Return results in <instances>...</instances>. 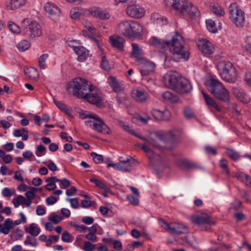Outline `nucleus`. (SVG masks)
<instances>
[{
    "label": "nucleus",
    "instance_id": "nucleus-1",
    "mask_svg": "<svg viewBox=\"0 0 251 251\" xmlns=\"http://www.w3.org/2000/svg\"><path fill=\"white\" fill-rule=\"evenodd\" d=\"M149 41L150 45L159 49H169L174 57L177 60L187 61L190 57L189 50L185 47V42L177 31H176L173 35H168L166 40L152 37Z\"/></svg>",
    "mask_w": 251,
    "mask_h": 251
},
{
    "label": "nucleus",
    "instance_id": "nucleus-2",
    "mask_svg": "<svg viewBox=\"0 0 251 251\" xmlns=\"http://www.w3.org/2000/svg\"><path fill=\"white\" fill-rule=\"evenodd\" d=\"M164 3L179 16L188 15L191 19L200 16L197 7L188 0H164Z\"/></svg>",
    "mask_w": 251,
    "mask_h": 251
},
{
    "label": "nucleus",
    "instance_id": "nucleus-3",
    "mask_svg": "<svg viewBox=\"0 0 251 251\" xmlns=\"http://www.w3.org/2000/svg\"><path fill=\"white\" fill-rule=\"evenodd\" d=\"M118 31L127 38L140 39L142 35L143 27L137 22L124 21L118 24Z\"/></svg>",
    "mask_w": 251,
    "mask_h": 251
},
{
    "label": "nucleus",
    "instance_id": "nucleus-4",
    "mask_svg": "<svg viewBox=\"0 0 251 251\" xmlns=\"http://www.w3.org/2000/svg\"><path fill=\"white\" fill-rule=\"evenodd\" d=\"M208 91L214 97L224 102L229 100V94L224 85L218 79L212 78L206 82Z\"/></svg>",
    "mask_w": 251,
    "mask_h": 251
},
{
    "label": "nucleus",
    "instance_id": "nucleus-5",
    "mask_svg": "<svg viewBox=\"0 0 251 251\" xmlns=\"http://www.w3.org/2000/svg\"><path fill=\"white\" fill-rule=\"evenodd\" d=\"M217 68L222 79L229 83H235L237 79V74L233 64L226 61L219 62Z\"/></svg>",
    "mask_w": 251,
    "mask_h": 251
},
{
    "label": "nucleus",
    "instance_id": "nucleus-6",
    "mask_svg": "<svg viewBox=\"0 0 251 251\" xmlns=\"http://www.w3.org/2000/svg\"><path fill=\"white\" fill-rule=\"evenodd\" d=\"M168 82L171 88L180 94L189 93L192 89L188 80L184 77H177L174 75L169 76Z\"/></svg>",
    "mask_w": 251,
    "mask_h": 251
},
{
    "label": "nucleus",
    "instance_id": "nucleus-7",
    "mask_svg": "<svg viewBox=\"0 0 251 251\" xmlns=\"http://www.w3.org/2000/svg\"><path fill=\"white\" fill-rule=\"evenodd\" d=\"M90 85L88 84V81L82 77H75L67 85L66 89L69 91L73 89L74 96L82 98L84 94L89 90V86Z\"/></svg>",
    "mask_w": 251,
    "mask_h": 251
},
{
    "label": "nucleus",
    "instance_id": "nucleus-8",
    "mask_svg": "<svg viewBox=\"0 0 251 251\" xmlns=\"http://www.w3.org/2000/svg\"><path fill=\"white\" fill-rule=\"evenodd\" d=\"M82 118L92 119L94 121L89 120L87 122L93 123L92 128L96 131L104 134H108L110 133V129L104 122L96 114H85L83 113L81 115Z\"/></svg>",
    "mask_w": 251,
    "mask_h": 251
},
{
    "label": "nucleus",
    "instance_id": "nucleus-9",
    "mask_svg": "<svg viewBox=\"0 0 251 251\" xmlns=\"http://www.w3.org/2000/svg\"><path fill=\"white\" fill-rule=\"evenodd\" d=\"M230 19L238 27H242L245 23L244 12L238 6L236 3H232L229 6Z\"/></svg>",
    "mask_w": 251,
    "mask_h": 251
},
{
    "label": "nucleus",
    "instance_id": "nucleus-10",
    "mask_svg": "<svg viewBox=\"0 0 251 251\" xmlns=\"http://www.w3.org/2000/svg\"><path fill=\"white\" fill-rule=\"evenodd\" d=\"M23 24L25 26L26 34L30 39H34L41 35V27L35 20L31 18H25L23 21Z\"/></svg>",
    "mask_w": 251,
    "mask_h": 251
},
{
    "label": "nucleus",
    "instance_id": "nucleus-11",
    "mask_svg": "<svg viewBox=\"0 0 251 251\" xmlns=\"http://www.w3.org/2000/svg\"><path fill=\"white\" fill-rule=\"evenodd\" d=\"M88 91L89 92H87L82 98L94 105L100 106L104 96L102 93L91 84L89 86Z\"/></svg>",
    "mask_w": 251,
    "mask_h": 251
},
{
    "label": "nucleus",
    "instance_id": "nucleus-12",
    "mask_svg": "<svg viewBox=\"0 0 251 251\" xmlns=\"http://www.w3.org/2000/svg\"><path fill=\"white\" fill-rule=\"evenodd\" d=\"M193 222L198 225L201 229L208 230L210 228V226L215 224V222L205 213L196 215L192 217Z\"/></svg>",
    "mask_w": 251,
    "mask_h": 251
},
{
    "label": "nucleus",
    "instance_id": "nucleus-13",
    "mask_svg": "<svg viewBox=\"0 0 251 251\" xmlns=\"http://www.w3.org/2000/svg\"><path fill=\"white\" fill-rule=\"evenodd\" d=\"M158 221L161 224V226L172 234H181L187 230L186 227L181 224L178 223L169 224L162 219H159Z\"/></svg>",
    "mask_w": 251,
    "mask_h": 251
},
{
    "label": "nucleus",
    "instance_id": "nucleus-14",
    "mask_svg": "<svg viewBox=\"0 0 251 251\" xmlns=\"http://www.w3.org/2000/svg\"><path fill=\"white\" fill-rule=\"evenodd\" d=\"M44 10L49 18L53 21L58 20L61 15L59 8L51 2L46 3L44 6Z\"/></svg>",
    "mask_w": 251,
    "mask_h": 251
},
{
    "label": "nucleus",
    "instance_id": "nucleus-15",
    "mask_svg": "<svg viewBox=\"0 0 251 251\" xmlns=\"http://www.w3.org/2000/svg\"><path fill=\"white\" fill-rule=\"evenodd\" d=\"M198 46L204 55L206 57H209L215 50L214 46L211 43L202 38L200 39Z\"/></svg>",
    "mask_w": 251,
    "mask_h": 251
},
{
    "label": "nucleus",
    "instance_id": "nucleus-16",
    "mask_svg": "<svg viewBox=\"0 0 251 251\" xmlns=\"http://www.w3.org/2000/svg\"><path fill=\"white\" fill-rule=\"evenodd\" d=\"M135 161V160L130 156H127L125 159L123 157L119 158V171L127 172L132 170V164Z\"/></svg>",
    "mask_w": 251,
    "mask_h": 251
},
{
    "label": "nucleus",
    "instance_id": "nucleus-17",
    "mask_svg": "<svg viewBox=\"0 0 251 251\" xmlns=\"http://www.w3.org/2000/svg\"><path fill=\"white\" fill-rule=\"evenodd\" d=\"M126 13L132 18H140L145 13V10L143 8L137 7L135 3H130L126 8Z\"/></svg>",
    "mask_w": 251,
    "mask_h": 251
},
{
    "label": "nucleus",
    "instance_id": "nucleus-18",
    "mask_svg": "<svg viewBox=\"0 0 251 251\" xmlns=\"http://www.w3.org/2000/svg\"><path fill=\"white\" fill-rule=\"evenodd\" d=\"M155 67V64L149 60H145L140 64V73L143 76L148 75L153 72Z\"/></svg>",
    "mask_w": 251,
    "mask_h": 251
},
{
    "label": "nucleus",
    "instance_id": "nucleus-19",
    "mask_svg": "<svg viewBox=\"0 0 251 251\" xmlns=\"http://www.w3.org/2000/svg\"><path fill=\"white\" fill-rule=\"evenodd\" d=\"M151 113L156 120L161 121H169L171 116L170 112L167 109L163 111L158 109H153L151 110Z\"/></svg>",
    "mask_w": 251,
    "mask_h": 251
},
{
    "label": "nucleus",
    "instance_id": "nucleus-20",
    "mask_svg": "<svg viewBox=\"0 0 251 251\" xmlns=\"http://www.w3.org/2000/svg\"><path fill=\"white\" fill-rule=\"evenodd\" d=\"M109 41L113 47L121 51L124 50L125 41L123 37L119 35H112L109 37Z\"/></svg>",
    "mask_w": 251,
    "mask_h": 251
},
{
    "label": "nucleus",
    "instance_id": "nucleus-21",
    "mask_svg": "<svg viewBox=\"0 0 251 251\" xmlns=\"http://www.w3.org/2000/svg\"><path fill=\"white\" fill-rule=\"evenodd\" d=\"M131 95L136 101L140 103L145 102L149 98L148 93L142 90L134 89L132 91Z\"/></svg>",
    "mask_w": 251,
    "mask_h": 251
},
{
    "label": "nucleus",
    "instance_id": "nucleus-22",
    "mask_svg": "<svg viewBox=\"0 0 251 251\" xmlns=\"http://www.w3.org/2000/svg\"><path fill=\"white\" fill-rule=\"evenodd\" d=\"M233 93L235 97L243 103H248L250 101V96L242 89L233 88Z\"/></svg>",
    "mask_w": 251,
    "mask_h": 251
},
{
    "label": "nucleus",
    "instance_id": "nucleus-23",
    "mask_svg": "<svg viewBox=\"0 0 251 251\" xmlns=\"http://www.w3.org/2000/svg\"><path fill=\"white\" fill-rule=\"evenodd\" d=\"M74 51L78 55L77 60L83 61L89 56V50L82 46H78L74 49Z\"/></svg>",
    "mask_w": 251,
    "mask_h": 251
},
{
    "label": "nucleus",
    "instance_id": "nucleus-24",
    "mask_svg": "<svg viewBox=\"0 0 251 251\" xmlns=\"http://www.w3.org/2000/svg\"><path fill=\"white\" fill-rule=\"evenodd\" d=\"M91 14L94 17L100 20H108L110 18V14L106 10L96 9L91 12Z\"/></svg>",
    "mask_w": 251,
    "mask_h": 251
},
{
    "label": "nucleus",
    "instance_id": "nucleus-25",
    "mask_svg": "<svg viewBox=\"0 0 251 251\" xmlns=\"http://www.w3.org/2000/svg\"><path fill=\"white\" fill-rule=\"evenodd\" d=\"M108 82L115 92L119 93L123 90V88L115 77L110 76L108 78Z\"/></svg>",
    "mask_w": 251,
    "mask_h": 251
},
{
    "label": "nucleus",
    "instance_id": "nucleus-26",
    "mask_svg": "<svg viewBox=\"0 0 251 251\" xmlns=\"http://www.w3.org/2000/svg\"><path fill=\"white\" fill-rule=\"evenodd\" d=\"M201 93L204 99V100L206 104L208 106H211L214 108L215 109L217 110V111H220L221 110L220 107L215 101V100L211 97H210L207 93H206L202 90L201 91Z\"/></svg>",
    "mask_w": 251,
    "mask_h": 251
},
{
    "label": "nucleus",
    "instance_id": "nucleus-27",
    "mask_svg": "<svg viewBox=\"0 0 251 251\" xmlns=\"http://www.w3.org/2000/svg\"><path fill=\"white\" fill-rule=\"evenodd\" d=\"M13 226L12 220L8 218L4 222L3 225L0 224V233H3L4 234H8L10 229Z\"/></svg>",
    "mask_w": 251,
    "mask_h": 251
},
{
    "label": "nucleus",
    "instance_id": "nucleus-28",
    "mask_svg": "<svg viewBox=\"0 0 251 251\" xmlns=\"http://www.w3.org/2000/svg\"><path fill=\"white\" fill-rule=\"evenodd\" d=\"M25 230L26 233L33 237L37 236L40 232V228L35 223L30 224Z\"/></svg>",
    "mask_w": 251,
    "mask_h": 251
},
{
    "label": "nucleus",
    "instance_id": "nucleus-29",
    "mask_svg": "<svg viewBox=\"0 0 251 251\" xmlns=\"http://www.w3.org/2000/svg\"><path fill=\"white\" fill-rule=\"evenodd\" d=\"M159 138L161 140L164 141L166 143L174 144L175 141V136L172 131H169L165 134L159 135Z\"/></svg>",
    "mask_w": 251,
    "mask_h": 251
},
{
    "label": "nucleus",
    "instance_id": "nucleus-30",
    "mask_svg": "<svg viewBox=\"0 0 251 251\" xmlns=\"http://www.w3.org/2000/svg\"><path fill=\"white\" fill-rule=\"evenodd\" d=\"M26 0H10L9 4L7 5L8 9L14 10L18 9L26 3Z\"/></svg>",
    "mask_w": 251,
    "mask_h": 251
},
{
    "label": "nucleus",
    "instance_id": "nucleus-31",
    "mask_svg": "<svg viewBox=\"0 0 251 251\" xmlns=\"http://www.w3.org/2000/svg\"><path fill=\"white\" fill-rule=\"evenodd\" d=\"M28 131L25 128H22L19 129H15L13 131V135L15 137H22L23 140L26 141L28 138Z\"/></svg>",
    "mask_w": 251,
    "mask_h": 251
},
{
    "label": "nucleus",
    "instance_id": "nucleus-32",
    "mask_svg": "<svg viewBox=\"0 0 251 251\" xmlns=\"http://www.w3.org/2000/svg\"><path fill=\"white\" fill-rule=\"evenodd\" d=\"M162 97L165 100L172 102H176L178 100V98L176 95L169 91H166L163 93L162 94Z\"/></svg>",
    "mask_w": 251,
    "mask_h": 251
},
{
    "label": "nucleus",
    "instance_id": "nucleus-33",
    "mask_svg": "<svg viewBox=\"0 0 251 251\" xmlns=\"http://www.w3.org/2000/svg\"><path fill=\"white\" fill-rule=\"evenodd\" d=\"M25 75L29 78L32 80L36 79L38 77V73L34 68H30L25 71Z\"/></svg>",
    "mask_w": 251,
    "mask_h": 251
},
{
    "label": "nucleus",
    "instance_id": "nucleus-34",
    "mask_svg": "<svg viewBox=\"0 0 251 251\" xmlns=\"http://www.w3.org/2000/svg\"><path fill=\"white\" fill-rule=\"evenodd\" d=\"M56 179H57V178L55 176L50 177L46 179V181L48 183L45 186L46 188L49 191L55 189L56 187L55 182H57Z\"/></svg>",
    "mask_w": 251,
    "mask_h": 251
},
{
    "label": "nucleus",
    "instance_id": "nucleus-35",
    "mask_svg": "<svg viewBox=\"0 0 251 251\" xmlns=\"http://www.w3.org/2000/svg\"><path fill=\"white\" fill-rule=\"evenodd\" d=\"M226 154L232 160L237 161L239 159L240 155L239 153L232 148H226Z\"/></svg>",
    "mask_w": 251,
    "mask_h": 251
},
{
    "label": "nucleus",
    "instance_id": "nucleus-36",
    "mask_svg": "<svg viewBox=\"0 0 251 251\" xmlns=\"http://www.w3.org/2000/svg\"><path fill=\"white\" fill-rule=\"evenodd\" d=\"M219 166L225 175L228 176L230 175V172L228 166V161L225 158H222L220 160Z\"/></svg>",
    "mask_w": 251,
    "mask_h": 251
},
{
    "label": "nucleus",
    "instance_id": "nucleus-37",
    "mask_svg": "<svg viewBox=\"0 0 251 251\" xmlns=\"http://www.w3.org/2000/svg\"><path fill=\"white\" fill-rule=\"evenodd\" d=\"M136 146L143 150L147 153V155L150 159H153L155 157V154L153 151L146 144L141 145L137 144Z\"/></svg>",
    "mask_w": 251,
    "mask_h": 251
},
{
    "label": "nucleus",
    "instance_id": "nucleus-38",
    "mask_svg": "<svg viewBox=\"0 0 251 251\" xmlns=\"http://www.w3.org/2000/svg\"><path fill=\"white\" fill-rule=\"evenodd\" d=\"M90 181L91 182L94 183L95 185L99 188L104 190L106 192H110V189L101 181L96 179L95 178H91Z\"/></svg>",
    "mask_w": 251,
    "mask_h": 251
},
{
    "label": "nucleus",
    "instance_id": "nucleus-39",
    "mask_svg": "<svg viewBox=\"0 0 251 251\" xmlns=\"http://www.w3.org/2000/svg\"><path fill=\"white\" fill-rule=\"evenodd\" d=\"M25 246H30L31 247H36L38 245V242L35 237L27 235L24 242Z\"/></svg>",
    "mask_w": 251,
    "mask_h": 251
},
{
    "label": "nucleus",
    "instance_id": "nucleus-40",
    "mask_svg": "<svg viewBox=\"0 0 251 251\" xmlns=\"http://www.w3.org/2000/svg\"><path fill=\"white\" fill-rule=\"evenodd\" d=\"M30 46V43L26 40H23L21 41L17 45V48L20 51H25V50H28Z\"/></svg>",
    "mask_w": 251,
    "mask_h": 251
},
{
    "label": "nucleus",
    "instance_id": "nucleus-41",
    "mask_svg": "<svg viewBox=\"0 0 251 251\" xmlns=\"http://www.w3.org/2000/svg\"><path fill=\"white\" fill-rule=\"evenodd\" d=\"M131 45L132 55L137 58H139L142 53V50L139 48L138 45L136 43H132Z\"/></svg>",
    "mask_w": 251,
    "mask_h": 251
},
{
    "label": "nucleus",
    "instance_id": "nucleus-42",
    "mask_svg": "<svg viewBox=\"0 0 251 251\" xmlns=\"http://www.w3.org/2000/svg\"><path fill=\"white\" fill-rule=\"evenodd\" d=\"M206 27L207 29L212 33L217 32V29L215 23L214 21L209 19L206 21Z\"/></svg>",
    "mask_w": 251,
    "mask_h": 251
},
{
    "label": "nucleus",
    "instance_id": "nucleus-43",
    "mask_svg": "<svg viewBox=\"0 0 251 251\" xmlns=\"http://www.w3.org/2000/svg\"><path fill=\"white\" fill-rule=\"evenodd\" d=\"M182 164L184 167L188 169H197L199 168V166L198 164L188 160L183 161Z\"/></svg>",
    "mask_w": 251,
    "mask_h": 251
},
{
    "label": "nucleus",
    "instance_id": "nucleus-44",
    "mask_svg": "<svg viewBox=\"0 0 251 251\" xmlns=\"http://www.w3.org/2000/svg\"><path fill=\"white\" fill-rule=\"evenodd\" d=\"M212 12L218 16H222L225 14V11L220 5H214L211 8Z\"/></svg>",
    "mask_w": 251,
    "mask_h": 251
},
{
    "label": "nucleus",
    "instance_id": "nucleus-45",
    "mask_svg": "<svg viewBox=\"0 0 251 251\" xmlns=\"http://www.w3.org/2000/svg\"><path fill=\"white\" fill-rule=\"evenodd\" d=\"M100 67L102 69L106 71H109L111 68V66L105 56H102L101 58Z\"/></svg>",
    "mask_w": 251,
    "mask_h": 251
},
{
    "label": "nucleus",
    "instance_id": "nucleus-46",
    "mask_svg": "<svg viewBox=\"0 0 251 251\" xmlns=\"http://www.w3.org/2000/svg\"><path fill=\"white\" fill-rule=\"evenodd\" d=\"M91 156L93 157L94 162L96 164H100L103 161V156L98 154L96 152H93L91 153Z\"/></svg>",
    "mask_w": 251,
    "mask_h": 251
},
{
    "label": "nucleus",
    "instance_id": "nucleus-47",
    "mask_svg": "<svg viewBox=\"0 0 251 251\" xmlns=\"http://www.w3.org/2000/svg\"><path fill=\"white\" fill-rule=\"evenodd\" d=\"M49 55L47 53L41 55L39 59L38 63L40 67L42 69H45L46 67V61Z\"/></svg>",
    "mask_w": 251,
    "mask_h": 251
},
{
    "label": "nucleus",
    "instance_id": "nucleus-48",
    "mask_svg": "<svg viewBox=\"0 0 251 251\" xmlns=\"http://www.w3.org/2000/svg\"><path fill=\"white\" fill-rule=\"evenodd\" d=\"M9 29L13 33H19L21 32L20 27L12 22H9L8 24Z\"/></svg>",
    "mask_w": 251,
    "mask_h": 251
},
{
    "label": "nucleus",
    "instance_id": "nucleus-49",
    "mask_svg": "<svg viewBox=\"0 0 251 251\" xmlns=\"http://www.w3.org/2000/svg\"><path fill=\"white\" fill-rule=\"evenodd\" d=\"M2 195L5 197H10L15 193L14 189H11L8 187H5L1 192Z\"/></svg>",
    "mask_w": 251,
    "mask_h": 251
},
{
    "label": "nucleus",
    "instance_id": "nucleus-50",
    "mask_svg": "<svg viewBox=\"0 0 251 251\" xmlns=\"http://www.w3.org/2000/svg\"><path fill=\"white\" fill-rule=\"evenodd\" d=\"M244 48L251 54V36H247L245 38Z\"/></svg>",
    "mask_w": 251,
    "mask_h": 251
},
{
    "label": "nucleus",
    "instance_id": "nucleus-51",
    "mask_svg": "<svg viewBox=\"0 0 251 251\" xmlns=\"http://www.w3.org/2000/svg\"><path fill=\"white\" fill-rule=\"evenodd\" d=\"M49 220L52 222L54 224H58L62 220V218L60 216L54 215V213H52L50 215L49 217Z\"/></svg>",
    "mask_w": 251,
    "mask_h": 251
},
{
    "label": "nucleus",
    "instance_id": "nucleus-52",
    "mask_svg": "<svg viewBox=\"0 0 251 251\" xmlns=\"http://www.w3.org/2000/svg\"><path fill=\"white\" fill-rule=\"evenodd\" d=\"M119 125L120 126L122 127L125 131L129 132L130 133H133V129H131L129 126L127 125L126 123L122 121H119L118 122Z\"/></svg>",
    "mask_w": 251,
    "mask_h": 251
},
{
    "label": "nucleus",
    "instance_id": "nucleus-53",
    "mask_svg": "<svg viewBox=\"0 0 251 251\" xmlns=\"http://www.w3.org/2000/svg\"><path fill=\"white\" fill-rule=\"evenodd\" d=\"M95 245L92 244L89 241H85L84 244L83 250L85 251H93L95 249Z\"/></svg>",
    "mask_w": 251,
    "mask_h": 251
},
{
    "label": "nucleus",
    "instance_id": "nucleus-54",
    "mask_svg": "<svg viewBox=\"0 0 251 251\" xmlns=\"http://www.w3.org/2000/svg\"><path fill=\"white\" fill-rule=\"evenodd\" d=\"M56 181L60 183V187L61 188H66L70 185V181L65 178L62 179L57 178V179H56Z\"/></svg>",
    "mask_w": 251,
    "mask_h": 251
},
{
    "label": "nucleus",
    "instance_id": "nucleus-55",
    "mask_svg": "<svg viewBox=\"0 0 251 251\" xmlns=\"http://www.w3.org/2000/svg\"><path fill=\"white\" fill-rule=\"evenodd\" d=\"M71 238V235L67 231L64 232L62 233L61 236V240L62 241L66 243H70L72 242Z\"/></svg>",
    "mask_w": 251,
    "mask_h": 251
},
{
    "label": "nucleus",
    "instance_id": "nucleus-56",
    "mask_svg": "<svg viewBox=\"0 0 251 251\" xmlns=\"http://www.w3.org/2000/svg\"><path fill=\"white\" fill-rule=\"evenodd\" d=\"M67 201H69L70 202L71 206L73 208L76 209L78 207L79 202L78 199L77 198H73V199H69L67 198L66 199Z\"/></svg>",
    "mask_w": 251,
    "mask_h": 251
},
{
    "label": "nucleus",
    "instance_id": "nucleus-57",
    "mask_svg": "<svg viewBox=\"0 0 251 251\" xmlns=\"http://www.w3.org/2000/svg\"><path fill=\"white\" fill-rule=\"evenodd\" d=\"M151 18L154 20L158 21V22H161L162 25L166 24L167 23V20L166 18L163 17H159V16L157 14H153L151 15Z\"/></svg>",
    "mask_w": 251,
    "mask_h": 251
},
{
    "label": "nucleus",
    "instance_id": "nucleus-58",
    "mask_svg": "<svg viewBox=\"0 0 251 251\" xmlns=\"http://www.w3.org/2000/svg\"><path fill=\"white\" fill-rule=\"evenodd\" d=\"M127 200L133 205H137L139 204L138 199L131 195H127L126 196Z\"/></svg>",
    "mask_w": 251,
    "mask_h": 251
},
{
    "label": "nucleus",
    "instance_id": "nucleus-59",
    "mask_svg": "<svg viewBox=\"0 0 251 251\" xmlns=\"http://www.w3.org/2000/svg\"><path fill=\"white\" fill-rule=\"evenodd\" d=\"M53 102L55 105L60 110L65 111L67 108V106L63 102L53 99Z\"/></svg>",
    "mask_w": 251,
    "mask_h": 251
},
{
    "label": "nucleus",
    "instance_id": "nucleus-60",
    "mask_svg": "<svg viewBox=\"0 0 251 251\" xmlns=\"http://www.w3.org/2000/svg\"><path fill=\"white\" fill-rule=\"evenodd\" d=\"M81 13L77 9H74L70 11V16L73 19H78Z\"/></svg>",
    "mask_w": 251,
    "mask_h": 251
},
{
    "label": "nucleus",
    "instance_id": "nucleus-61",
    "mask_svg": "<svg viewBox=\"0 0 251 251\" xmlns=\"http://www.w3.org/2000/svg\"><path fill=\"white\" fill-rule=\"evenodd\" d=\"M58 200V199L53 197V196H50L46 199V202L47 204L48 205H52L56 203Z\"/></svg>",
    "mask_w": 251,
    "mask_h": 251
},
{
    "label": "nucleus",
    "instance_id": "nucleus-62",
    "mask_svg": "<svg viewBox=\"0 0 251 251\" xmlns=\"http://www.w3.org/2000/svg\"><path fill=\"white\" fill-rule=\"evenodd\" d=\"M116 100L119 104H123L127 100V97L126 95L123 96H117Z\"/></svg>",
    "mask_w": 251,
    "mask_h": 251
},
{
    "label": "nucleus",
    "instance_id": "nucleus-63",
    "mask_svg": "<svg viewBox=\"0 0 251 251\" xmlns=\"http://www.w3.org/2000/svg\"><path fill=\"white\" fill-rule=\"evenodd\" d=\"M77 190L75 187L72 186L66 191V194L68 196H74L76 194Z\"/></svg>",
    "mask_w": 251,
    "mask_h": 251
},
{
    "label": "nucleus",
    "instance_id": "nucleus-64",
    "mask_svg": "<svg viewBox=\"0 0 251 251\" xmlns=\"http://www.w3.org/2000/svg\"><path fill=\"white\" fill-rule=\"evenodd\" d=\"M248 175L244 174L243 173H238L235 175V177L237 178L238 180L242 181L245 182V180L247 177Z\"/></svg>",
    "mask_w": 251,
    "mask_h": 251
}]
</instances>
